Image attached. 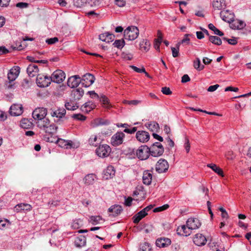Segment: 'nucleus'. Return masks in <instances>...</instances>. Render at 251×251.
Returning <instances> with one entry per match:
<instances>
[{
	"mask_svg": "<svg viewBox=\"0 0 251 251\" xmlns=\"http://www.w3.org/2000/svg\"><path fill=\"white\" fill-rule=\"evenodd\" d=\"M193 67L198 71H201L204 68V66L201 64V60L198 57L194 60Z\"/></svg>",
	"mask_w": 251,
	"mask_h": 251,
	"instance_id": "39",
	"label": "nucleus"
},
{
	"mask_svg": "<svg viewBox=\"0 0 251 251\" xmlns=\"http://www.w3.org/2000/svg\"><path fill=\"white\" fill-rule=\"evenodd\" d=\"M161 92L163 94L166 95H169L172 94V92L171 91L170 89L167 87H163L161 89Z\"/></svg>",
	"mask_w": 251,
	"mask_h": 251,
	"instance_id": "62",
	"label": "nucleus"
},
{
	"mask_svg": "<svg viewBox=\"0 0 251 251\" xmlns=\"http://www.w3.org/2000/svg\"><path fill=\"white\" fill-rule=\"evenodd\" d=\"M28 75L30 77L35 76L39 71L38 66L35 64H30L26 69Z\"/></svg>",
	"mask_w": 251,
	"mask_h": 251,
	"instance_id": "25",
	"label": "nucleus"
},
{
	"mask_svg": "<svg viewBox=\"0 0 251 251\" xmlns=\"http://www.w3.org/2000/svg\"><path fill=\"white\" fill-rule=\"evenodd\" d=\"M130 67L137 73H142L143 72H145V69L144 67H142V68H139L133 65L130 66Z\"/></svg>",
	"mask_w": 251,
	"mask_h": 251,
	"instance_id": "58",
	"label": "nucleus"
},
{
	"mask_svg": "<svg viewBox=\"0 0 251 251\" xmlns=\"http://www.w3.org/2000/svg\"><path fill=\"white\" fill-rule=\"evenodd\" d=\"M123 211L122 207L120 205H114L110 206L108 210L110 213H112L113 216H116L120 214Z\"/></svg>",
	"mask_w": 251,
	"mask_h": 251,
	"instance_id": "26",
	"label": "nucleus"
},
{
	"mask_svg": "<svg viewBox=\"0 0 251 251\" xmlns=\"http://www.w3.org/2000/svg\"><path fill=\"white\" fill-rule=\"evenodd\" d=\"M139 34V29L135 26H129L124 31L125 39L129 41L136 39L138 37Z\"/></svg>",
	"mask_w": 251,
	"mask_h": 251,
	"instance_id": "1",
	"label": "nucleus"
},
{
	"mask_svg": "<svg viewBox=\"0 0 251 251\" xmlns=\"http://www.w3.org/2000/svg\"><path fill=\"white\" fill-rule=\"evenodd\" d=\"M149 133L143 130L138 131L136 134V138L137 140L141 143H146L150 139Z\"/></svg>",
	"mask_w": 251,
	"mask_h": 251,
	"instance_id": "11",
	"label": "nucleus"
},
{
	"mask_svg": "<svg viewBox=\"0 0 251 251\" xmlns=\"http://www.w3.org/2000/svg\"><path fill=\"white\" fill-rule=\"evenodd\" d=\"M246 25L244 22L236 20L233 22L231 24L230 26L234 29H243Z\"/></svg>",
	"mask_w": 251,
	"mask_h": 251,
	"instance_id": "30",
	"label": "nucleus"
},
{
	"mask_svg": "<svg viewBox=\"0 0 251 251\" xmlns=\"http://www.w3.org/2000/svg\"><path fill=\"white\" fill-rule=\"evenodd\" d=\"M209 40L213 44L219 46L222 44V40L216 36H210Z\"/></svg>",
	"mask_w": 251,
	"mask_h": 251,
	"instance_id": "43",
	"label": "nucleus"
},
{
	"mask_svg": "<svg viewBox=\"0 0 251 251\" xmlns=\"http://www.w3.org/2000/svg\"><path fill=\"white\" fill-rule=\"evenodd\" d=\"M56 144L59 147L65 149H71L73 147V142L71 140H65L61 138H58Z\"/></svg>",
	"mask_w": 251,
	"mask_h": 251,
	"instance_id": "19",
	"label": "nucleus"
},
{
	"mask_svg": "<svg viewBox=\"0 0 251 251\" xmlns=\"http://www.w3.org/2000/svg\"><path fill=\"white\" fill-rule=\"evenodd\" d=\"M109 124L108 121H104L101 118L94 119L91 122V126L93 127L98 126L101 125H105Z\"/></svg>",
	"mask_w": 251,
	"mask_h": 251,
	"instance_id": "31",
	"label": "nucleus"
},
{
	"mask_svg": "<svg viewBox=\"0 0 251 251\" xmlns=\"http://www.w3.org/2000/svg\"><path fill=\"white\" fill-rule=\"evenodd\" d=\"M65 106L66 108L69 110H75L78 108V106L73 101L66 102Z\"/></svg>",
	"mask_w": 251,
	"mask_h": 251,
	"instance_id": "44",
	"label": "nucleus"
},
{
	"mask_svg": "<svg viewBox=\"0 0 251 251\" xmlns=\"http://www.w3.org/2000/svg\"><path fill=\"white\" fill-rule=\"evenodd\" d=\"M89 144L95 147L97 146L100 143V139L96 135H92L88 140Z\"/></svg>",
	"mask_w": 251,
	"mask_h": 251,
	"instance_id": "35",
	"label": "nucleus"
},
{
	"mask_svg": "<svg viewBox=\"0 0 251 251\" xmlns=\"http://www.w3.org/2000/svg\"><path fill=\"white\" fill-rule=\"evenodd\" d=\"M113 45L115 47L119 49H122L125 45V41L124 39L116 40Z\"/></svg>",
	"mask_w": 251,
	"mask_h": 251,
	"instance_id": "52",
	"label": "nucleus"
},
{
	"mask_svg": "<svg viewBox=\"0 0 251 251\" xmlns=\"http://www.w3.org/2000/svg\"><path fill=\"white\" fill-rule=\"evenodd\" d=\"M86 240L83 236L77 238L75 241V245L77 247H81L84 246Z\"/></svg>",
	"mask_w": 251,
	"mask_h": 251,
	"instance_id": "42",
	"label": "nucleus"
},
{
	"mask_svg": "<svg viewBox=\"0 0 251 251\" xmlns=\"http://www.w3.org/2000/svg\"><path fill=\"white\" fill-rule=\"evenodd\" d=\"M97 179L96 176L94 174L87 175L83 178V181L86 185H93Z\"/></svg>",
	"mask_w": 251,
	"mask_h": 251,
	"instance_id": "21",
	"label": "nucleus"
},
{
	"mask_svg": "<svg viewBox=\"0 0 251 251\" xmlns=\"http://www.w3.org/2000/svg\"><path fill=\"white\" fill-rule=\"evenodd\" d=\"M147 215V213H145L142 210L139 211L133 217V223L136 224L139 223V222Z\"/></svg>",
	"mask_w": 251,
	"mask_h": 251,
	"instance_id": "29",
	"label": "nucleus"
},
{
	"mask_svg": "<svg viewBox=\"0 0 251 251\" xmlns=\"http://www.w3.org/2000/svg\"><path fill=\"white\" fill-rule=\"evenodd\" d=\"M81 83V78L78 75H75L69 78L67 85L70 87L73 88L77 87Z\"/></svg>",
	"mask_w": 251,
	"mask_h": 251,
	"instance_id": "13",
	"label": "nucleus"
},
{
	"mask_svg": "<svg viewBox=\"0 0 251 251\" xmlns=\"http://www.w3.org/2000/svg\"><path fill=\"white\" fill-rule=\"evenodd\" d=\"M125 137V134L122 131H118L115 133L111 138L110 143L114 147L122 145Z\"/></svg>",
	"mask_w": 251,
	"mask_h": 251,
	"instance_id": "3",
	"label": "nucleus"
},
{
	"mask_svg": "<svg viewBox=\"0 0 251 251\" xmlns=\"http://www.w3.org/2000/svg\"><path fill=\"white\" fill-rule=\"evenodd\" d=\"M206 242V237L201 233L196 234L193 238L194 243L198 246H202L205 245Z\"/></svg>",
	"mask_w": 251,
	"mask_h": 251,
	"instance_id": "15",
	"label": "nucleus"
},
{
	"mask_svg": "<svg viewBox=\"0 0 251 251\" xmlns=\"http://www.w3.org/2000/svg\"><path fill=\"white\" fill-rule=\"evenodd\" d=\"M9 225V222L6 219H0V229H3Z\"/></svg>",
	"mask_w": 251,
	"mask_h": 251,
	"instance_id": "55",
	"label": "nucleus"
},
{
	"mask_svg": "<svg viewBox=\"0 0 251 251\" xmlns=\"http://www.w3.org/2000/svg\"><path fill=\"white\" fill-rule=\"evenodd\" d=\"M176 232L180 235L187 236L191 234L192 230L187 225H182L177 227Z\"/></svg>",
	"mask_w": 251,
	"mask_h": 251,
	"instance_id": "17",
	"label": "nucleus"
},
{
	"mask_svg": "<svg viewBox=\"0 0 251 251\" xmlns=\"http://www.w3.org/2000/svg\"><path fill=\"white\" fill-rule=\"evenodd\" d=\"M82 225V222L80 219H75L72 223L71 226L74 229H78Z\"/></svg>",
	"mask_w": 251,
	"mask_h": 251,
	"instance_id": "45",
	"label": "nucleus"
},
{
	"mask_svg": "<svg viewBox=\"0 0 251 251\" xmlns=\"http://www.w3.org/2000/svg\"><path fill=\"white\" fill-rule=\"evenodd\" d=\"M208 28L214 31L215 34L222 36L224 35V33L217 28L212 24H209L208 25Z\"/></svg>",
	"mask_w": 251,
	"mask_h": 251,
	"instance_id": "47",
	"label": "nucleus"
},
{
	"mask_svg": "<svg viewBox=\"0 0 251 251\" xmlns=\"http://www.w3.org/2000/svg\"><path fill=\"white\" fill-rule=\"evenodd\" d=\"M99 100L102 103L104 107L106 108L110 107V106L109 105V100L105 96H102Z\"/></svg>",
	"mask_w": 251,
	"mask_h": 251,
	"instance_id": "50",
	"label": "nucleus"
},
{
	"mask_svg": "<svg viewBox=\"0 0 251 251\" xmlns=\"http://www.w3.org/2000/svg\"><path fill=\"white\" fill-rule=\"evenodd\" d=\"M47 110L46 108L41 107L36 108L32 112L33 118L38 121L43 120L47 115Z\"/></svg>",
	"mask_w": 251,
	"mask_h": 251,
	"instance_id": "9",
	"label": "nucleus"
},
{
	"mask_svg": "<svg viewBox=\"0 0 251 251\" xmlns=\"http://www.w3.org/2000/svg\"><path fill=\"white\" fill-rule=\"evenodd\" d=\"M58 41V38L57 37H53L51 38L47 39L46 40V42L49 45H52L55 44Z\"/></svg>",
	"mask_w": 251,
	"mask_h": 251,
	"instance_id": "57",
	"label": "nucleus"
},
{
	"mask_svg": "<svg viewBox=\"0 0 251 251\" xmlns=\"http://www.w3.org/2000/svg\"><path fill=\"white\" fill-rule=\"evenodd\" d=\"M219 87L220 85L219 84L211 85L207 88V90L208 92H213L215 91Z\"/></svg>",
	"mask_w": 251,
	"mask_h": 251,
	"instance_id": "64",
	"label": "nucleus"
},
{
	"mask_svg": "<svg viewBox=\"0 0 251 251\" xmlns=\"http://www.w3.org/2000/svg\"><path fill=\"white\" fill-rule=\"evenodd\" d=\"M115 174V170L112 166H108L103 173V177L105 179L112 178Z\"/></svg>",
	"mask_w": 251,
	"mask_h": 251,
	"instance_id": "18",
	"label": "nucleus"
},
{
	"mask_svg": "<svg viewBox=\"0 0 251 251\" xmlns=\"http://www.w3.org/2000/svg\"><path fill=\"white\" fill-rule=\"evenodd\" d=\"M148 128L152 131H157L159 128V126L156 122H152L149 124Z\"/></svg>",
	"mask_w": 251,
	"mask_h": 251,
	"instance_id": "48",
	"label": "nucleus"
},
{
	"mask_svg": "<svg viewBox=\"0 0 251 251\" xmlns=\"http://www.w3.org/2000/svg\"><path fill=\"white\" fill-rule=\"evenodd\" d=\"M101 220L102 218L100 216H92L90 218L89 222L91 223V224L95 225L98 224Z\"/></svg>",
	"mask_w": 251,
	"mask_h": 251,
	"instance_id": "46",
	"label": "nucleus"
},
{
	"mask_svg": "<svg viewBox=\"0 0 251 251\" xmlns=\"http://www.w3.org/2000/svg\"><path fill=\"white\" fill-rule=\"evenodd\" d=\"M115 36L112 33L105 32L99 35V39L104 42L109 43L114 40Z\"/></svg>",
	"mask_w": 251,
	"mask_h": 251,
	"instance_id": "22",
	"label": "nucleus"
},
{
	"mask_svg": "<svg viewBox=\"0 0 251 251\" xmlns=\"http://www.w3.org/2000/svg\"><path fill=\"white\" fill-rule=\"evenodd\" d=\"M36 83L40 87H48L50 83V77L47 75L39 74L37 76Z\"/></svg>",
	"mask_w": 251,
	"mask_h": 251,
	"instance_id": "8",
	"label": "nucleus"
},
{
	"mask_svg": "<svg viewBox=\"0 0 251 251\" xmlns=\"http://www.w3.org/2000/svg\"><path fill=\"white\" fill-rule=\"evenodd\" d=\"M215 10H222L225 8L226 4L225 0H214L212 2Z\"/></svg>",
	"mask_w": 251,
	"mask_h": 251,
	"instance_id": "27",
	"label": "nucleus"
},
{
	"mask_svg": "<svg viewBox=\"0 0 251 251\" xmlns=\"http://www.w3.org/2000/svg\"><path fill=\"white\" fill-rule=\"evenodd\" d=\"M152 177V174L150 171H145L143 173V182L146 185H150L151 182Z\"/></svg>",
	"mask_w": 251,
	"mask_h": 251,
	"instance_id": "24",
	"label": "nucleus"
},
{
	"mask_svg": "<svg viewBox=\"0 0 251 251\" xmlns=\"http://www.w3.org/2000/svg\"><path fill=\"white\" fill-rule=\"evenodd\" d=\"M72 94L75 100H79L82 97L84 94V91L82 88H77L74 90L72 91Z\"/></svg>",
	"mask_w": 251,
	"mask_h": 251,
	"instance_id": "32",
	"label": "nucleus"
},
{
	"mask_svg": "<svg viewBox=\"0 0 251 251\" xmlns=\"http://www.w3.org/2000/svg\"><path fill=\"white\" fill-rule=\"evenodd\" d=\"M23 108L21 104H14L11 106L9 113L12 116H17L22 114Z\"/></svg>",
	"mask_w": 251,
	"mask_h": 251,
	"instance_id": "14",
	"label": "nucleus"
},
{
	"mask_svg": "<svg viewBox=\"0 0 251 251\" xmlns=\"http://www.w3.org/2000/svg\"><path fill=\"white\" fill-rule=\"evenodd\" d=\"M88 3L87 0H74V5L77 7H81Z\"/></svg>",
	"mask_w": 251,
	"mask_h": 251,
	"instance_id": "49",
	"label": "nucleus"
},
{
	"mask_svg": "<svg viewBox=\"0 0 251 251\" xmlns=\"http://www.w3.org/2000/svg\"><path fill=\"white\" fill-rule=\"evenodd\" d=\"M150 155V149L146 146H141L136 151L137 157L141 160L148 159Z\"/></svg>",
	"mask_w": 251,
	"mask_h": 251,
	"instance_id": "5",
	"label": "nucleus"
},
{
	"mask_svg": "<svg viewBox=\"0 0 251 251\" xmlns=\"http://www.w3.org/2000/svg\"><path fill=\"white\" fill-rule=\"evenodd\" d=\"M66 110L64 108H58L55 111H52L51 113V115L52 117H56V118H61L65 115Z\"/></svg>",
	"mask_w": 251,
	"mask_h": 251,
	"instance_id": "33",
	"label": "nucleus"
},
{
	"mask_svg": "<svg viewBox=\"0 0 251 251\" xmlns=\"http://www.w3.org/2000/svg\"><path fill=\"white\" fill-rule=\"evenodd\" d=\"M169 165L164 159H160L155 165V170L158 173L166 172L169 168Z\"/></svg>",
	"mask_w": 251,
	"mask_h": 251,
	"instance_id": "7",
	"label": "nucleus"
},
{
	"mask_svg": "<svg viewBox=\"0 0 251 251\" xmlns=\"http://www.w3.org/2000/svg\"><path fill=\"white\" fill-rule=\"evenodd\" d=\"M150 47V42L146 39H143L140 43V49L147 51L149 50Z\"/></svg>",
	"mask_w": 251,
	"mask_h": 251,
	"instance_id": "38",
	"label": "nucleus"
},
{
	"mask_svg": "<svg viewBox=\"0 0 251 251\" xmlns=\"http://www.w3.org/2000/svg\"><path fill=\"white\" fill-rule=\"evenodd\" d=\"M95 80V76L93 75L86 74L83 76L81 82L84 87H88L94 83Z\"/></svg>",
	"mask_w": 251,
	"mask_h": 251,
	"instance_id": "10",
	"label": "nucleus"
},
{
	"mask_svg": "<svg viewBox=\"0 0 251 251\" xmlns=\"http://www.w3.org/2000/svg\"><path fill=\"white\" fill-rule=\"evenodd\" d=\"M50 121L48 119L44 118L43 120L38 121L37 126L40 128H42L44 130L46 128V127H48L50 125Z\"/></svg>",
	"mask_w": 251,
	"mask_h": 251,
	"instance_id": "36",
	"label": "nucleus"
},
{
	"mask_svg": "<svg viewBox=\"0 0 251 251\" xmlns=\"http://www.w3.org/2000/svg\"><path fill=\"white\" fill-rule=\"evenodd\" d=\"M150 149V154L154 157L161 156L164 152V148L162 144L159 142L153 143Z\"/></svg>",
	"mask_w": 251,
	"mask_h": 251,
	"instance_id": "4",
	"label": "nucleus"
},
{
	"mask_svg": "<svg viewBox=\"0 0 251 251\" xmlns=\"http://www.w3.org/2000/svg\"><path fill=\"white\" fill-rule=\"evenodd\" d=\"M190 34H186L184 35V38L179 42L177 44V46H179L181 44H186L188 45L190 42V39L189 38V36Z\"/></svg>",
	"mask_w": 251,
	"mask_h": 251,
	"instance_id": "53",
	"label": "nucleus"
},
{
	"mask_svg": "<svg viewBox=\"0 0 251 251\" xmlns=\"http://www.w3.org/2000/svg\"><path fill=\"white\" fill-rule=\"evenodd\" d=\"M123 102L125 104H128V105H137L140 103V101L138 100H125Z\"/></svg>",
	"mask_w": 251,
	"mask_h": 251,
	"instance_id": "61",
	"label": "nucleus"
},
{
	"mask_svg": "<svg viewBox=\"0 0 251 251\" xmlns=\"http://www.w3.org/2000/svg\"><path fill=\"white\" fill-rule=\"evenodd\" d=\"M222 39L224 41L227 42L228 44L232 45H235L237 43V40L235 38H233L232 39H228L226 37H223Z\"/></svg>",
	"mask_w": 251,
	"mask_h": 251,
	"instance_id": "56",
	"label": "nucleus"
},
{
	"mask_svg": "<svg viewBox=\"0 0 251 251\" xmlns=\"http://www.w3.org/2000/svg\"><path fill=\"white\" fill-rule=\"evenodd\" d=\"M21 126L25 129H28L32 126V124L27 119H24L21 121Z\"/></svg>",
	"mask_w": 251,
	"mask_h": 251,
	"instance_id": "41",
	"label": "nucleus"
},
{
	"mask_svg": "<svg viewBox=\"0 0 251 251\" xmlns=\"http://www.w3.org/2000/svg\"><path fill=\"white\" fill-rule=\"evenodd\" d=\"M66 77L65 74L61 70L54 71L50 77V81L60 83L63 81Z\"/></svg>",
	"mask_w": 251,
	"mask_h": 251,
	"instance_id": "6",
	"label": "nucleus"
},
{
	"mask_svg": "<svg viewBox=\"0 0 251 251\" xmlns=\"http://www.w3.org/2000/svg\"><path fill=\"white\" fill-rule=\"evenodd\" d=\"M96 107L95 103L92 101H89L85 102L81 106V109L83 112L88 113Z\"/></svg>",
	"mask_w": 251,
	"mask_h": 251,
	"instance_id": "23",
	"label": "nucleus"
},
{
	"mask_svg": "<svg viewBox=\"0 0 251 251\" xmlns=\"http://www.w3.org/2000/svg\"><path fill=\"white\" fill-rule=\"evenodd\" d=\"M111 151V149L109 145L102 144L96 149V153L100 157L104 158L109 156Z\"/></svg>",
	"mask_w": 251,
	"mask_h": 251,
	"instance_id": "2",
	"label": "nucleus"
},
{
	"mask_svg": "<svg viewBox=\"0 0 251 251\" xmlns=\"http://www.w3.org/2000/svg\"><path fill=\"white\" fill-rule=\"evenodd\" d=\"M16 46L14 47V49H16L19 50H23L26 47V45L23 41L20 42L16 43Z\"/></svg>",
	"mask_w": 251,
	"mask_h": 251,
	"instance_id": "54",
	"label": "nucleus"
},
{
	"mask_svg": "<svg viewBox=\"0 0 251 251\" xmlns=\"http://www.w3.org/2000/svg\"><path fill=\"white\" fill-rule=\"evenodd\" d=\"M171 243V240L167 238H161L156 241V245L159 248H165Z\"/></svg>",
	"mask_w": 251,
	"mask_h": 251,
	"instance_id": "20",
	"label": "nucleus"
},
{
	"mask_svg": "<svg viewBox=\"0 0 251 251\" xmlns=\"http://www.w3.org/2000/svg\"><path fill=\"white\" fill-rule=\"evenodd\" d=\"M207 166L210 168H211L215 173L217 174L218 175L221 176H224V173L222 169L220 167H218L215 164H208L207 165Z\"/></svg>",
	"mask_w": 251,
	"mask_h": 251,
	"instance_id": "34",
	"label": "nucleus"
},
{
	"mask_svg": "<svg viewBox=\"0 0 251 251\" xmlns=\"http://www.w3.org/2000/svg\"><path fill=\"white\" fill-rule=\"evenodd\" d=\"M31 208V206L29 204L21 203L15 206V210L19 212L21 211H30Z\"/></svg>",
	"mask_w": 251,
	"mask_h": 251,
	"instance_id": "28",
	"label": "nucleus"
},
{
	"mask_svg": "<svg viewBox=\"0 0 251 251\" xmlns=\"http://www.w3.org/2000/svg\"><path fill=\"white\" fill-rule=\"evenodd\" d=\"M88 94L89 95L90 97L94 99L98 100H99L100 99V97L99 95L95 93L94 91H91L88 92Z\"/></svg>",
	"mask_w": 251,
	"mask_h": 251,
	"instance_id": "59",
	"label": "nucleus"
},
{
	"mask_svg": "<svg viewBox=\"0 0 251 251\" xmlns=\"http://www.w3.org/2000/svg\"><path fill=\"white\" fill-rule=\"evenodd\" d=\"M44 140L48 142L57 143L58 138L53 136V134H45L44 136Z\"/></svg>",
	"mask_w": 251,
	"mask_h": 251,
	"instance_id": "40",
	"label": "nucleus"
},
{
	"mask_svg": "<svg viewBox=\"0 0 251 251\" xmlns=\"http://www.w3.org/2000/svg\"><path fill=\"white\" fill-rule=\"evenodd\" d=\"M57 129V127L53 124H50L44 130L46 134H54L56 133Z\"/></svg>",
	"mask_w": 251,
	"mask_h": 251,
	"instance_id": "37",
	"label": "nucleus"
},
{
	"mask_svg": "<svg viewBox=\"0 0 251 251\" xmlns=\"http://www.w3.org/2000/svg\"><path fill=\"white\" fill-rule=\"evenodd\" d=\"M88 4L91 7H98L101 2V0H88Z\"/></svg>",
	"mask_w": 251,
	"mask_h": 251,
	"instance_id": "51",
	"label": "nucleus"
},
{
	"mask_svg": "<svg viewBox=\"0 0 251 251\" xmlns=\"http://www.w3.org/2000/svg\"><path fill=\"white\" fill-rule=\"evenodd\" d=\"M177 48H175L174 47H172L171 48L172 51V54L174 57H176L178 56L179 54V47L177 46Z\"/></svg>",
	"mask_w": 251,
	"mask_h": 251,
	"instance_id": "60",
	"label": "nucleus"
},
{
	"mask_svg": "<svg viewBox=\"0 0 251 251\" xmlns=\"http://www.w3.org/2000/svg\"><path fill=\"white\" fill-rule=\"evenodd\" d=\"M115 4L119 7H124L126 4V0H115Z\"/></svg>",
	"mask_w": 251,
	"mask_h": 251,
	"instance_id": "63",
	"label": "nucleus"
},
{
	"mask_svg": "<svg viewBox=\"0 0 251 251\" xmlns=\"http://www.w3.org/2000/svg\"><path fill=\"white\" fill-rule=\"evenodd\" d=\"M186 225L191 230H193L199 228L201 226V223L197 218H190L187 220Z\"/></svg>",
	"mask_w": 251,
	"mask_h": 251,
	"instance_id": "12",
	"label": "nucleus"
},
{
	"mask_svg": "<svg viewBox=\"0 0 251 251\" xmlns=\"http://www.w3.org/2000/svg\"><path fill=\"white\" fill-rule=\"evenodd\" d=\"M20 69L19 67H14L11 68L7 74V78L9 81L15 80L19 75Z\"/></svg>",
	"mask_w": 251,
	"mask_h": 251,
	"instance_id": "16",
	"label": "nucleus"
}]
</instances>
